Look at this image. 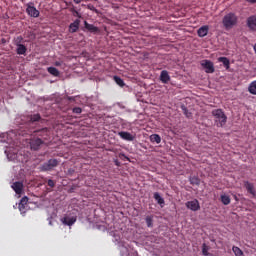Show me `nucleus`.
<instances>
[{
	"label": "nucleus",
	"instance_id": "obj_41",
	"mask_svg": "<svg viewBox=\"0 0 256 256\" xmlns=\"http://www.w3.org/2000/svg\"><path fill=\"white\" fill-rule=\"evenodd\" d=\"M22 3H25V0H20Z\"/></svg>",
	"mask_w": 256,
	"mask_h": 256
},
{
	"label": "nucleus",
	"instance_id": "obj_37",
	"mask_svg": "<svg viewBox=\"0 0 256 256\" xmlns=\"http://www.w3.org/2000/svg\"><path fill=\"white\" fill-rule=\"evenodd\" d=\"M119 157L121 158V159H125L126 161H130V159H129V157H127L125 154H123V153H120L119 154Z\"/></svg>",
	"mask_w": 256,
	"mask_h": 256
},
{
	"label": "nucleus",
	"instance_id": "obj_33",
	"mask_svg": "<svg viewBox=\"0 0 256 256\" xmlns=\"http://www.w3.org/2000/svg\"><path fill=\"white\" fill-rule=\"evenodd\" d=\"M202 255H204V256H208L209 255V251L207 249V245L206 244H203Z\"/></svg>",
	"mask_w": 256,
	"mask_h": 256
},
{
	"label": "nucleus",
	"instance_id": "obj_27",
	"mask_svg": "<svg viewBox=\"0 0 256 256\" xmlns=\"http://www.w3.org/2000/svg\"><path fill=\"white\" fill-rule=\"evenodd\" d=\"M221 202L223 205H229L231 203V198L227 195H221Z\"/></svg>",
	"mask_w": 256,
	"mask_h": 256
},
{
	"label": "nucleus",
	"instance_id": "obj_7",
	"mask_svg": "<svg viewBox=\"0 0 256 256\" xmlns=\"http://www.w3.org/2000/svg\"><path fill=\"white\" fill-rule=\"evenodd\" d=\"M201 66L205 69V73H215V65L210 60H202Z\"/></svg>",
	"mask_w": 256,
	"mask_h": 256
},
{
	"label": "nucleus",
	"instance_id": "obj_15",
	"mask_svg": "<svg viewBox=\"0 0 256 256\" xmlns=\"http://www.w3.org/2000/svg\"><path fill=\"white\" fill-rule=\"evenodd\" d=\"M244 187L246 188V191L250 193V195L255 197L256 192H255V186L253 185V183L246 181L244 182Z\"/></svg>",
	"mask_w": 256,
	"mask_h": 256
},
{
	"label": "nucleus",
	"instance_id": "obj_18",
	"mask_svg": "<svg viewBox=\"0 0 256 256\" xmlns=\"http://www.w3.org/2000/svg\"><path fill=\"white\" fill-rule=\"evenodd\" d=\"M28 119H29V123H37L41 121V114L39 113L31 114L30 116H28Z\"/></svg>",
	"mask_w": 256,
	"mask_h": 256
},
{
	"label": "nucleus",
	"instance_id": "obj_10",
	"mask_svg": "<svg viewBox=\"0 0 256 256\" xmlns=\"http://www.w3.org/2000/svg\"><path fill=\"white\" fill-rule=\"evenodd\" d=\"M12 189L15 191L16 195H23V182H14Z\"/></svg>",
	"mask_w": 256,
	"mask_h": 256
},
{
	"label": "nucleus",
	"instance_id": "obj_12",
	"mask_svg": "<svg viewBox=\"0 0 256 256\" xmlns=\"http://www.w3.org/2000/svg\"><path fill=\"white\" fill-rule=\"evenodd\" d=\"M160 81L161 83L167 84L171 81V76H169V72L167 70H162L160 73Z\"/></svg>",
	"mask_w": 256,
	"mask_h": 256
},
{
	"label": "nucleus",
	"instance_id": "obj_6",
	"mask_svg": "<svg viewBox=\"0 0 256 256\" xmlns=\"http://www.w3.org/2000/svg\"><path fill=\"white\" fill-rule=\"evenodd\" d=\"M26 13L30 16V17H34L37 18L40 15L39 10H37V8H35V6H33V3H28L26 5Z\"/></svg>",
	"mask_w": 256,
	"mask_h": 256
},
{
	"label": "nucleus",
	"instance_id": "obj_20",
	"mask_svg": "<svg viewBox=\"0 0 256 256\" xmlns=\"http://www.w3.org/2000/svg\"><path fill=\"white\" fill-rule=\"evenodd\" d=\"M154 199L158 203V205H165V199L161 197V194H159V192L154 193Z\"/></svg>",
	"mask_w": 256,
	"mask_h": 256
},
{
	"label": "nucleus",
	"instance_id": "obj_8",
	"mask_svg": "<svg viewBox=\"0 0 256 256\" xmlns=\"http://www.w3.org/2000/svg\"><path fill=\"white\" fill-rule=\"evenodd\" d=\"M187 209H190V211H199L201 209V206L199 205V200L194 199L192 201H188L186 203Z\"/></svg>",
	"mask_w": 256,
	"mask_h": 256
},
{
	"label": "nucleus",
	"instance_id": "obj_25",
	"mask_svg": "<svg viewBox=\"0 0 256 256\" xmlns=\"http://www.w3.org/2000/svg\"><path fill=\"white\" fill-rule=\"evenodd\" d=\"M248 91L251 95H256V80L250 83Z\"/></svg>",
	"mask_w": 256,
	"mask_h": 256
},
{
	"label": "nucleus",
	"instance_id": "obj_22",
	"mask_svg": "<svg viewBox=\"0 0 256 256\" xmlns=\"http://www.w3.org/2000/svg\"><path fill=\"white\" fill-rule=\"evenodd\" d=\"M47 71L50 73V75H53V77H59L60 75L59 70L55 67H48Z\"/></svg>",
	"mask_w": 256,
	"mask_h": 256
},
{
	"label": "nucleus",
	"instance_id": "obj_26",
	"mask_svg": "<svg viewBox=\"0 0 256 256\" xmlns=\"http://www.w3.org/2000/svg\"><path fill=\"white\" fill-rule=\"evenodd\" d=\"M113 79H114L115 83L117 85H119V87H125V81H123V79H121V77L114 76Z\"/></svg>",
	"mask_w": 256,
	"mask_h": 256
},
{
	"label": "nucleus",
	"instance_id": "obj_23",
	"mask_svg": "<svg viewBox=\"0 0 256 256\" xmlns=\"http://www.w3.org/2000/svg\"><path fill=\"white\" fill-rule=\"evenodd\" d=\"M150 141L151 143H157V145H159V143H161V136H159V134H152L150 136Z\"/></svg>",
	"mask_w": 256,
	"mask_h": 256
},
{
	"label": "nucleus",
	"instance_id": "obj_38",
	"mask_svg": "<svg viewBox=\"0 0 256 256\" xmlns=\"http://www.w3.org/2000/svg\"><path fill=\"white\" fill-rule=\"evenodd\" d=\"M247 3H251L252 5L256 3V0H246Z\"/></svg>",
	"mask_w": 256,
	"mask_h": 256
},
{
	"label": "nucleus",
	"instance_id": "obj_39",
	"mask_svg": "<svg viewBox=\"0 0 256 256\" xmlns=\"http://www.w3.org/2000/svg\"><path fill=\"white\" fill-rule=\"evenodd\" d=\"M74 1V3H76V5H79V3H81V1H83V0H73Z\"/></svg>",
	"mask_w": 256,
	"mask_h": 256
},
{
	"label": "nucleus",
	"instance_id": "obj_28",
	"mask_svg": "<svg viewBox=\"0 0 256 256\" xmlns=\"http://www.w3.org/2000/svg\"><path fill=\"white\" fill-rule=\"evenodd\" d=\"M201 180L197 176L190 177V184L191 185H200Z\"/></svg>",
	"mask_w": 256,
	"mask_h": 256
},
{
	"label": "nucleus",
	"instance_id": "obj_11",
	"mask_svg": "<svg viewBox=\"0 0 256 256\" xmlns=\"http://www.w3.org/2000/svg\"><path fill=\"white\" fill-rule=\"evenodd\" d=\"M208 34H209V26L208 25L201 26L197 30L198 37H201V38L207 37Z\"/></svg>",
	"mask_w": 256,
	"mask_h": 256
},
{
	"label": "nucleus",
	"instance_id": "obj_42",
	"mask_svg": "<svg viewBox=\"0 0 256 256\" xmlns=\"http://www.w3.org/2000/svg\"><path fill=\"white\" fill-rule=\"evenodd\" d=\"M56 65H57V66H59V63H58V62H56Z\"/></svg>",
	"mask_w": 256,
	"mask_h": 256
},
{
	"label": "nucleus",
	"instance_id": "obj_24",
	"mask_svg": "<svg viewBox=\"0 0 256 256\" xmlns=\"http://www.w3.org/2000/svg\"><path fill=\"white\" fill-rule=\"evenodd\" d=\"M232 251L235 256H246L245 253H243V250H241V248H239L237 246H233Z\"/></svg>",
	"mask_w": 256,
	"mask_h": 256
},
{
	"label": "nucleus",
	"instance_id": "obj_5",
	"mask_svg": "<svg viewBox=\"0 0 256 256\" xmlns=\"http://www.w3.org/2000/svg\"><path fill=\"white\" fill-rule=\"evenodd\" d=\"M58 166H59V160L50 159L40 166V171H53V169H55V167H58Z\"/></svg>",
	"mask_w": 256,
	"mask_h": 256
},
{
	"label": "nucleus",
	"instance_id": "obj_34",
	"mask_svg": "<svg viewBox=\"0 0 256 256\" xmlns=\"http://www.w3.org/2000/svg\"><path fill=\"white\" fill-rule=\"evenodd\" d=\"M73 113H76V115H81L83 113V110L80 107L73 108Z\"/></svg>",
	"mask_w": 256,
	"mask_h": 256
},
{
	"label": "nucleus",
	"instance_id": "obj_40",
	"mask_svg": "<svg viewBox=\"0 0 256 256\" xmlns=\"http://www.w3.org/2000/svg\"><path fill=\"white\" fill-rule=\"evenodd\" d=\"M18 39H20V41H23V37H21V36H20V37H18Z\"/></svg>",
	"mask_w": 256,
	"mask_h": 256
},
{
	"label": "nucleus",
	"instance_id": "obj_19",
	"mask_svg": "<svg viewBox=\"0 0 256 256\" xmlns=\"http://www.w3.org/2000/svg\"><path fill=\"white\" fill-rule=\"evenodd\" d=\"M17 55H25L27 53V47L23 44H17Z\"/></svg>",
	"mask_w": 256,
	"mask_h": 256
},
{
	"label": "nucleus",
	"instance_id": "obj_29",
	"mask_svg": "<svg viewBox=\"0 0 256 256\" xmlns=\"http://www.w3.org/2000/svg\"><path fill=\"white\" fill-rule=\"evenodd\" d=\"M145 221L147 227H153V216H146Z\"/></svg>",
	"mask_w": 256,
	"mask_h": 256
},
{
	"label": "nucleus",
	"instance_id": "obj_3",
	"mask_svg": "<svg viewBox=\"0 0 256 256\" xmlns=\"http://www.w3.org/2000/svg\"><path fill=\"white\" fill-rule=\"evenodd\" d=\"M50 131L49 128L45 127L42 129L34 130L32 136L42 139V142L49 141Z\"/></svg>",
	"mask_w": 256,
	"mask_h": 256
},
{
	"label": "nucleus",
	"instance_id": "obj_32",
	"mask_svg": "<svg viewBox=\"0 0 256 256\" xmlns=\"http://www.w3.org/2000/svg\"><path fill=\"white\" fill-rule=\"evenodd\" d=\"M71 13H73L74 17H78L79 19H81V14L79 13V11L75 10V8H71Z\"/></svg>",
	"mask_w": 256,
	"mask_h": 256
},
{
	"label": "nucleus",
	"instance_id": "obj_30",
	"mask_svg": "<svg viewBox=\"0 0 256 256\" xmlns=\"http://www.w3.org/2000/svg\"><path fill=\"white\" fill-rule=\"evenodd\" d=\"M181 109H182V111H183V113H184V115L186 116V117H191V112H189V110H187V107H185L184 105L181 107Z\"/></svg>",
	"mask_w": 256,
	"mask_h": 256
},
{
	"label": "nucleus",
	"instance_id": "obj_2",
	"mask_svg": "<svg viewBox=\"0 0 256 256\" xmlns=\"http://www.w3.org/2000/svg\"><path fill=\"white\" fill-rule=\"evenodd\" d=\"M212 115L215 119L217 127H225L227 124V115H225V112H223L222 109L213 110Z\"/></svg>",
	"mask_w": 256,
	"mask_h": 256
},
{
	"label": "nucleus",
	"instance_id": "obj_21",
	"mask_svg": "<svg viewBox=\"0 0 256 256\" xmlns=\"http://www.w3.org/2000/svg\"><path fill=\"white\" fill-rule=\"evenodd\" d=\"M219 63H223L224 67L226 69H229L231 62L228 60L227 57H219L218 58Z\"/></svg>",
	"mask_w": 256,
	"mask_h": 256
},
{
	"label": "nucleus",
	"instance_id": "obj_35",
	"mask_svg": "<svg viewBox=\"0 0 256 256\" xmlns=\"http://www.w3.org/2000/svg\"><path fill=\"white\" fill-rule=\"evenodd\" d=\"M18 208H19V211H21V213H25V210L27 209V205L22 204V207H21V204H19Z\"/></svg>",
	"mask_w": 256,
	"mask_h": 256
},
{
	"label": "nucleus",
	"instance_id": "obj_13",
	"mask_svg": "<svg viewBox=\"0 0 256 256\" xmlns=\"http://www.w3.org/2000/svg\"><path fill=\"white\" fill-rule=\"evenodd\" d=\"M119 137H121V139H123L124 141H134L135 136L132 135L129 132H125V131H121L118 133Z\"/></svg>",
	"mask_w": 256,
	"mask_h": 256
},
{
	"label": "nucleus",
	"instance_id": "obj_9",
	"mask_svg": "<svg viewBox=\"0 0 256 256\" xmlns=\"http://www.w3.org/2000/svg\"><path fill=\"white\" fill-rule=\"evenodd\" d=\"M247 27L251 31H256V15H252L247 18Z\"/></svg>",
	"mask_w": 256,
	"mask_h": 256
},
{
	"label": "nucleus",
	"instance_id": "obj_4",
	"mask_svg": "<svg viewBox=\"0 0 256 256\" xmlns=\"http://www.w3.org/2000/svg\"><path fill=\"white\" fill-rule=\"evenodd\" d=\"M29 145L31 151H39V149H41V145H45V142H43V139L35 137L33 134H31Z\"/></svg>",
	"mask_w": 256,
	"mask_h": 256
},
{
	"label": "nucleus",
	"instance_id": "obj_36",
	"mask_svg": "<svg viewBox=\"0 0 256 256\" xmlns=\"http://www.w3.org/2000/svg\"><path fill=\"white\" fill-rule=\"evenodd\" d=\"M47 184H48V187H51V188L55 187V182L51 179L48 180Z\"/></svg>",
	"mask_w": 256,
	"mask_h": 256
},
{
	"label": "nucleus",
	"instance_id": "obj_16",
	"mask_svg": "<svg viewBox=\"0 0 256 256\" xmlns=\"http://www.w3.org/2000/svg\"><path fill=\"white\" fill-rule=\"evenodd\" d=\"M84 27H85V29L90 31V33H98L99 32V28L98 27H96L93 24H89L87 21L84 22Z\"/></svg>",
	"mask_w": 256,
	"mask_h": 256
},
{
	"label": "nucleus",
	"instance_id": "obj_17",
	"mask_svg": "<svg viewBox=\"0 0 256 256\" xmlns=\"http://www.w3.org/2000/svg\"><path fill=\"white\" fill-rule=\"evenodd\" d=\"M76 222H77V217L75 216L63 218L64 225H68L69 227H71V225L75 224Z\"/></svg>",
	"mask_w": 256,
	"mask_h": 256
},
{
	"label": "nucleus",
	"instance_id": "obj_31",
	"mask_svg": "<svg viewBox=\"0 0 256 256\" xmlns=\"http://www.w3.org/2000/svg\"><path fill=\"white\" fill-rule=\"evenodd\" d=\"M29 202V198H27V196H24L21 200L19 205H21V207H23V205H27V203Z\"/></svg>",
	"mask_w": 256,
	"mask_h": 256
},
{
	"label": "nucleus",
	"instance_id": "obj_14",
	"mask_svg": "<svg viewBox=\"0 0 256 256\" xmlns=\"http://www.w3.org/2000/svg\"><path fill=\"white\" fill-rule=\"evenodd\" d=\"M79 25H81V20L76 19L73 23L69 25V32L77 33V31H79Z\"/></svg>",
	"mask_w": 256,
	"mask_h": 256
},
{
	"label": "nucleus",
	"instance_id": "obj_1",
	"mask_svg": "<svg viewBox=\"0 0 256 256\" xmlns=\"http://www.w3.org/2000/svg\"><path fill=\"white\" fill-rule=\"evenodd\" d=\"M237 21H239V18L237 17V15L233 12H230L223 17L222 25L227 30L233 29V27L237 25Z\"/></svg>",
	"mask_w": 256,
	"mask_h": 256
}]
</instances>
